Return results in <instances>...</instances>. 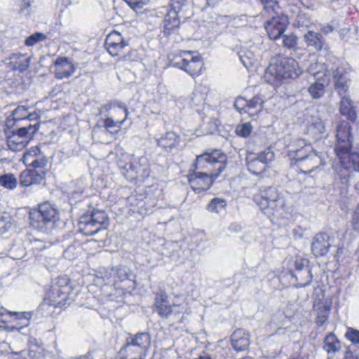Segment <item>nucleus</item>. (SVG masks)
<instances>
[{"mask_svg":"<svg viewBox=\"0 0 359 359\" xmlns=\"http://www.w3.org/2000/svg\"><path fill=\"white\" fill-rule=\"evenodd\" d=\"M240 59L245 67H249L256 65L258 62V57L250 50H241L240 52Z\"/></svg>","mask_w":359,"mask_h":359,"instance_id":"c9c22d12","label":"nucleus"},{"mask_svg":"<svg viewBox=\"0 0 359 359\" xmlns=\"http://www.w3.org/2000/svg\"><path fill=\"white\" fill-rule=\"evenodd\" d=\"M11 224L6 223L3 218L0 219V233H4L11 228Z\"/></svg>","mask_w":359,"mask_h":359,"instance_id":"13d9d810","label":"nucleus"},{"mask_svg":"<svg viewBox=\"0 0 359 359\" xmlns=\"http://www.w3.org/2000/svg\"><path fill=\"white\" fill-rule=\"evenodd\" d=\"M248 100L244 97H237L234 102V107L241 114L243 112L246 113V108L248 107Z\"/></svg>","mask_w":359,"mask_h":359,"instance_id":"864d4df0","label":"nucleus"},{"mask_svg":"<svg viewBox=\"0 0 359 359\" xmlns=\"http://www.w3.org/2000/svg\"><path fill=\"white\" fill-rule=\"evenodd\" d=\"M304 40L308 46L312 47L316 51H320L323 48V40L319 33L309 31L304 35Z\"/></svg>","mask_w":359,"mask_h":359,"instance_id":"cd10ccee","label":"nucleus"},{"mask_svg":"<svg viewBox=\"0 0 359 359\" xmlns=\"http://www.w3.org/2000/svg\"><path fill=\"white\" fill-rule=\"evenodd\" d=\"M289 25L287 16L277 15L273 16L265 24V29L271 39L277 40L284 33Z\"/></svg>","mask_w":359,"mask_h":359,"instance_id":"ddd939ff","label":"nucleus"},{"mask_svg":"<svg viewBox=\"0 0 359 359\" xmlns=\"http://www.w3.org/2000/svg\"><path fill=\"white\" fill-rule=\"evenodd\" d=\"M281 196L275 187H269L259 189L255 195L254 200L266 215H274L275 211L282 206Z\"/></svg>","mask_w":359,"mask_h":359,"instance_id":"0eeeda50","label":"nucleus"},{"mask_svg":"<svg viewBox=\"0 0 359 359\" xmlns=\"http://www.w3.org/2000/svg\"><path fill=\"white\" fill-rule=\"evenodd\" d=\"M31 7V2L29 0H22L20 9L22 12L29 11Z\"/></svg>","mask_w":359,"mask_h":359,"instance_id":"052dcab7","label":"nucleus"},{"mask_svg":"<svg viewBox=\"0 0 359 359\" xmlns=\"http://www.w3.org/2000/svg\"><path fill=\"white\" fill-rule=\"evenodd\" d=\"M44 173L36 170L23 171L20 175V183L23 186H30L34 184H39L44 179Z\"/></svg>","mask_w":359,"mask_h":359,"instance_id":"393cba45","label":"nucleus"},{"mask_svg":"<svg viewBox=\"0 0 359 359\" xmlns=\"http://www.w3.org/2000/svg\"><path fill=\"white\" fill-rule=\"evenodd\" d=\"M252 132V126L250 123H245L243 124H241L237 126L236 128V133L238 135L247 137H248Z\"/></svg>","mask_w":359,"mask_h":359,"instance_id":"a18cd8bd","label":"nucleus"},{"mask_svg":"<svg viewBox=\"0 0 359 359\" xmlns=\"http://www.w3.org/2000/svg\"><path fill=\"white\" fill-rule=\"evenodd\" d=\"M45 39L46 36L43 34L36 32L28 36L25 43L27 46H32Z\"/></svg>","mask_w":359,"mask_h":359,"instance_id":"de8ad7c7","label":"nucleus"},{"mask_svg":"<svg viewBox=\"0 0 359 359\" xmlns=\"http://www.w3.org/2000/svg\"><path fill=\"white\" fill-rule=\"evenodd\" d=\"M307 275H308V280H307V281L306 283H304L301 284L300 285L301 287H305V286H306V285H309L311 283V280H312V275L311 274L309 271H307Z\"/></svg>","mask_w":359,"mask_h":359,"instance_id":"338daca9","label":"nucleus"},{"mask_svg":"<svg viewBox=\"0 0 359 359\" xmlns=\"http://www.w3.org/2000/svg\"><path fill=\"white\" fill-rule=\"evenodd\" d=\"M185 2L186 0H170V11H175L179 13L182 10Z\"/></svg>","mask_w":359,"mask_h":359,"instance_id":"4d7b16f0","label":"nucleus"},{"mask_svg":"<svg viewBox=\"0 0 359 359\" xmlns=\"http://www.w3.org/2000/svg\"><path fill=\"white\" fill-rule=\"evenodd\" d=\"M106 111L108 112L107 116L115 120L119 119L121 121L125 122L128 118V111L124 105L108 104L101 107V111Z\"/></svg>","mask_w":359,"mask_h":359,"instance_id":"412c9836","label":"nucleus"},{"mask_svg":"<svg viewBox=\"0 0 359 359\" xmlns=\"http://www.w3.org/2000/svg\"><path fill=\"white\" fill-rule=\"evenodd\" d=\"M13 116L15 121L26 119L28 116V108L25 106H19L13 111Z\"/></svg>","mask_w":359,"mask_h":359,"instance_id":"49530a36","label":"nucleus"},{"mask_svg":"<svg viewBox=\"0 0 359 359\" xmlns=\"http://www.w3.org/2000/svg\"><path fill=\"white\" fill-rule=\"evenodd\" d=\"M48 160L43 154L41 151L37 156L34 158V163H31L29 166L35 168H43L46 166Z\"/></svg>","mask_w":359,"mask_h":359,"instance_id":"8fccbe9b","label":"nucleus"},{"mask_svg":"<svg viewBox=\"0 0 359 359\" xmlns=\"http://www.w3.org/2000/svg\"><path fill=\"white\" fill-rule=\"evenodd\" d=\"M327 67L323 63L315 62L311 63L308 67V72L317 79H320L325 75Z\"/></svg>","mask_w":359,"mask_h":359,"instance_id":"4c0bfd02","label":"nucleus"},{"mask_svg":"<svg viewBox=\"0 0 359 359\" xmlns=\"http://www.w3.org/2000/svg\"><path fill=\"white\" fill-rule=\"evenodd\" d=\"M131 276L130 271L128 268L126 266H119L116 269L115 276H114V285L116 287L125 289L126 286H122L120 285L121 283L124 281H130L131 282V279L130 278Z\"/></svg>","mask_w":359,"mask_h":359,"instance_id":"7c9ffc66","label":"nucleus"},{"mask_svg":"<svg viewBox=\"0 0 359 359\" xmlns=\"http://www.w3.org/2000/svg\"><path fill=\"white\" fill-rule=\"evenodd\" d=\"M309 130L318 138L325 133V123L319 117H314L309 127Z\"/></svg>","mask_w":359,"mask_h":359,"instance_id":"f704fd0d","label":"nucleus"},{"mask_svg":"<svg viewBox=\"0 0 359 359\" xmlns=\"http://www.w3.org/2000/svg\"><path fill=\"white\" fill-rule=\"evenodd\" d=\"M48 160L43 154L41 151L37 156L34 158V163H31L29 166L35 168H43L46 166Z\"/></svg>","mask_w":359,"mask_h":359,"instance_id":"09e8293b","label":"nucleus"},{"mask_svg":"<svg viewBox=\"0 0 359 359\" xmlns=\"http://www.w3.org/2000/svg\"><path fill=\"white\" fill-rule=\"evenodd\" d=\"M172 314H189L191 311L187 298L183 295L177 296L172 304Z\"/></svg>","mask_w":359,"mask_h":359,"instance_id":"c756f323","label":"nucleus"},{"mask_svg":"<svg viewBox=\"0 0 359 359\" xmlns=\"http://www.w3.org/2000/svg\"><path fill=\"white\" fill-rule=\"evenodd\" d=\"M329 311V308L325 306H324L322 309H318L316 323L319 325H322L327 320Z\"/></svg>","mask_w":359,"mask_h":359,"instance_id":"3c124183","label":"nucleus"},{"mask_svg":"<svg viewBox=\"0 0 359 359\" xmlns=\"http://www.w3.org/2000/svg\"><path fill=\"white\" fill-rule=\"evenodd\" d=\"M283 45L288 48H294L297 45V37L294 35H284Z\"/></svg>","mask_w":359,"mask_h":359,"instance_id":"5fc2aeb1","label":"nucleus"},{"mask_svg":"<svg viewBox=\"0 0 359 359\" xmlns=\"http://www.w3.org/2000/svg\"><path fill=\"white\" fill-rule=\"evenodd\" d=\"M341 167L346 170H353L359 172V154L358 153L346 154L337 155Z\"/></svg>","mask_w":359,"mask_h":359,"instance_id":"6ab92c4d","label":"nucleus"},{"mask_svg":"<svg viewBox=\"0 0 359 359\" xmlns=\"http://www.w3.org/2000/svg\"><path fill=\"white\" fill-rule=\"evenodd\" d=\"M31 225L41 231H50L60 220V212L55 205L45 202L29 212Z\"/></svg>","mask_w":359,"mask_h":359,"instance_id":"7ed1b4c3","label":"nucleus"},{"mask_svg":"<svg viewBox=\"0 0 359 359\" xmlns=\"http://www.w3.org/2000/svg\"><path fill=\"white\" fill-rule=\"evenodd\" d=\"M344 359H359V358L355 353L351 351H346L345 353Z\"/></svg>","mask_w":359,"mask_h":359,"instance_id":"69168bd1","label":"nucleus"},{"mask_svg":"<svg viewBox=\"0 0 359 359\" xmlns=\"http://www.w3.org/2000/svg\"><path fill=\"white\" fill-rule=\"evenodd\" d=\"M220 0H207V3L209 6H214L217 2H219Z\"/></svg>","mask_w":359,"mask_h":359,"instance_id":"774afa93","label":"nucleus"},{"mask_svg":"<svg viewBox=\"0 0 359 359\" xmlns=\"http://www.w3.org/2000/svg\"><path fill=\"white\" fill-rule=\"evenodd\" d=\"M339 110L343 116H346L349 119L353 121L356 118V114L353 109L351 100L346 97H341Z\"/></svg>","mask_w":359,"mask_h":359,"instance_id":"473e14b6","label":"nucleus"},{"mask_svg":"<svg viewBox=\"0 0 359 359\" xmlns=\"http://www.w3.org/2000/svg\"><path fill=\"white\" fill-rule=\"evenodd\" d=\"M329 238V236L324 233H318L313 237L311 251L316 257L324 256L328 252L331 246Z\"/></svg>","mask_w":359,"mask_h":359,"instance_id":"dca6fc26","label":"nucleus"},{"mask_svg":"<svg viewBox=\"0 0 359 359\" xmlns=\"http://www.w3.org/2000/svg\"><path fill=\"white\" fill-rule=\"evenodd\" d=\"M129 168L126 165L123 168L126 169L128 172L129 170L135 175H130V177H144L149 175L148 170V160L144 156L137 157L132 156L130 159Z\"/></svg>","mask_w":359,"mask_h":359,"instance_id":"2eb2a0df","label":"nucleus"},{"mask_svg":"<svg viewBox=\"0 0 359 359\" xmlns=\"http://www.w3.org/2000/svg\"><path fill=\"white\" fill-rule=\"evenodd\" d=\"M126 342L148 351L151 344V338L147 333L141 332L136 334H130L127 337Z\"/></svg>","mask_w":359,"mask_h":359,"instance_id":"a878e982","label":"nucleus"},{"mask_svg":"<svg viewBox=\"0 0 359 359\" xmlns=\"http://www.w3.org/2000/svg\"><path fill=\"white\" fill-rule=\"evenodd\" d=\"M182 62H176L175 66L184 70L192 76L198 75L202 70L203 62L198 55H194L193 52H182L180 55Z\"/></svg>","mask_w":359,"mask_h":359,"instance_id":"f8f14e48","label":"nucleus"},{"mask_svg":"<svg viewBox=\"0 0 359 359\" xmlns=\"http://www.w3.org/2000/svg\"><path fill=\"white\" fill-rule=\"evenodd\" d=\"M352 226L355 231L359 232V214L356 212L353 217Z\"/></svg>","mask_w":359,"mask_h":359,"instance_id":"bf43d9fd","label":"nucleus"},{"mask_svg":"<svg viewBox=\"0 0 359 359\" xmlns=\"http://www.w3.org/2000/svg\"><path fill=\"white\" fill-rule=\"evenodd\" d=\"M226 203L224 199L214 198L208 204L207 209L208 211L215 213H220L225 210Z\"/></svg>","mask_w":359,"mask_h":359,"instance_id":"58836bf2","label":"nucleus"},{"mask_svg":"<svg viewBox=\"0 0 359 359\" xmlns=\"http://www.w3.org/2000/svg\"><path fill=\"white\" fill-rule=\"evenodd\" d=\"M231 341L236 351H245L250 345V334L241 329L236 330L231 334Z\"/></svg>","mask_w":359,"mask_h":359,"instance_id":"f3484780","label":"nucleus"},{"mask_svg":"<svg viewBox=\"0 0 359 359\" xmlns=\"http://www.w3.org/2000/svg\"><path fill=\"white\" fill-rule=\"evenodd\" d=\"M41 152L39 147H33L29 149L23 155V162L27 166L34 163V158Z\"/></svg>","mask_w":359,"mask_h":359,"instance_id":"79ce46f5","label":"nucleus"},{"mask_svg":"<svg viewBox=\"0 0 359 359\" xmlns=\"http://www.w3.org/2000/svg\"><path fill=\"white\" fill-rule=\"evenodd\" d=\"M351 127L347 121H341L337 127V142L335 153L337 155L346 154L352 147Z\"/></svg>","mask_w":359,"mask_h":359,"instance_id":"9d476101","label":"nucleus"},{"mask_svg":"<svg viewBox=\"0 0 359 359\" xmlns=\"http://www.w3.org/2000/svg\"><path fill=\"white\" fill-rule=\"evenodd\" d=\"M7 312L12 318L11 322L13 325L11 327V330H20L27 326L29 324V320L32 316V312Z\"/></svg>","mask_w":359,"mask_h":359,"instance_id":"4be33fe9","label":"nucleus"},{"mask_svg":"<svg viewBox=\"0 0 359 359\" xmlns=\"http://www.w3.org/2000/svg\"><path fill=\"white\" fill-rule=\"evenodd\" d=\"M288 156L296 161L299 172L313 178L317 177L325 170L326 163L324 159L304 140H297L291 144Z\"/></svg>","mask_w":359,"mask_h":359,"instance_id":"f03ea898","label":"nucleus"},{"mask_svg":"<svg viewBox=\"0 0 359 359\" xmlns=\"http://www.w3.org/2000/svg\"><path fill=\"white\" fill-rule=\"evenodd\" d=\"M107 219V215L104 211L93 210L90 215L81 217L79 222V231L87 236L94 235L102 229Z\"/></svg>","mask_w":359,"mask_h":359,"instance_id":"1a4fd4ad","label":"nucleus"},{"mask_svg":"<svg viewBox=\"0 0 359 359\" xmlns=\"http://www.w3.org/2000/svg\"><path fill=\"white\" fill-rule=\"evenodd\" d=\"M147 353V351L128 342L121 349V354L125 355V359H144Z\"/></svg>","mask_w":359,"mask_h":359,"instance_id":"5701e85b","label":"nucleus"},{"mask_svg":"<svg viewBox=\"0 0 359 359\" xmlns=\"http://www.w3.org/2000/svg\"><path fill=\"white\" fill-rule=\"evenodd\" d=\"M157 144L163 150L170 151L176 148L180 142V137L175 132L169 131L157 140Z\"/></svg>","mask_w":359,"mask_h":359,"instance_id":"aec40b11","label":"nucleus"},{"mask_svg":"<svg viewBox=\"0 0 359 359\" xmlns=\"http://www.w3.org/2000/svg\"><path fill=\"white\" fill-rule=\"evenodd\" d=\"M203 90L201 87L195 88L191 97L192 104L198 106L204 103L206 94L205 92H203Z\"/></svg>","mask_w":359,"mask_h":359,"instance_id":"a19ab883","label":"nucleus"},{"mask_svg":"<svg viewBox=\"0 0 359 359\" xmlns=\"http://www.w3.org/2000/svg\"><path fill=\"white\" fill-rule=\"evenodd\" d=\"M53 68L55 77L60 79L71 76L76 70L72 62L67 57H58Z\"/></svg>","mask_w":359,"mask_h":359,"instance_id":"4468645a","label":"nucleus"},{"mask_svg":"<svg viewBox=\"0 0 359 359\" xmlns=\"http://www.w3.org/2000/svg\"><path fill=\"white\" fill-rule=\"evenodd\" d=\"M39 118V114L37 111L29 112L27 118L30 121H37Z\"/></svg>","mask_w":359,"mask_h":359,"instance_id":"680f3d73","label":"nucleus"},{"mask_svg":"<svg viewBox=\"0 0 359 359\" xmlns=\"http://www.w3.org/2000/svg\"><path fill=\"white\" fill-rule=\"evenodd\" d=\"M226 156L219 150L205 152L196 156L195 170L188 175L189 182L196 192L208 190L225 168Z\"/></svg>","mask_w":359,"mask_h":359,"instance_id":"f257e3e1","label":"nucleus"},{"mask_svg":"<svg viewBox=\"0 0 359 359\" xmlns=\"http://www.w3.org/2000/svg\"><path fill=\"white\" fill-rule=\"evenodd\" d=\"M9 359H27L23 353L21 351L20 353H14L10 355Z\"/></svg>","mask_w":359,"mask_h":359,"instance_id":"e2e57ef3","label":"nucleus"},{"mask_svg":"<svg viewBox=\"0 0 359 359\" xmlns=\"http://www.w3.org/2000/svg\"><path fill=\"white\" fill-rule=\"evenodd\" d=\"M345 337L348 340L351 341L353 344H359V331L353 329L348 328L345 334Z\"/></svg>","mask_w":359,"mask_h":359,"instance_id":"603ef678","label":"nucleus"},{"mask_svg":"<svg viewBox=\"0 0 359 359\" xmlns=\"http://www.w3.org/2000/svg\"><path fill=\"white\" fill-rule=\"evenodd\" d=\"M106 48L113 57H118L121 61H133L136 59V51L129 50L128 43L118 32L110 33L106 39Z\"/></svg>","mask_w":359,"mask_h":359,"instance_id":"423d86ee","label":"nucleus"},{"mask_svg":"<svg viewBox=\"0 0 359 359\" xmlns=\"http://www.w3.org/2000/svg\"><path fill=\"white\" fill-rule=\"evenodd\" d=\"M132 8L140 7L141 1L138 0H125Z\"/></svg>","mask_w":359,"mask_h":359,"instance_id":"0e129e2a","label":"nucleus"},{"mask_svg":"<svg viewBox=\"0 0 359 359\" xmlns=\"http://www.w3.org/2000/svg\"><path fill=\"white\" fill-rule=\"evenodd\" d=\"M39 128V125L38 122H36L34 124L20 128L16 131H13L7 137V145L9 149L13 151L22 150L33 138Z\"/></svg>","mask_w":359,"mask_h":359,"instance_id":"6e6552de","label":"nucleus"},{"mask_svg":"<svg viewBox=\"0 0 359 359\" xmlns=\"http://www.w3.org/2000/svg\"><path fill=\"white\" fill-rule=\"evenodd\" d=\"M124 122L121 121L119 119L115 120L107 116L104 119L103 126L104 130L111 135L118 133Z\"/></svg>","mask_w":359,"mask_h":359,"instance_id":"72a5a7b5","label":"nucleus"},{"mask_svg":"<svg viewBox=\"0 0 359 359\" xmlns=\"http://www.w3.org/2000/svg\"><path fill=\"white\" fill-rule=\"evenodd\" d=\"M18 184V180L13 174L8 173L0 175V185L7 189H14Z\"/></svg>","mask_w":359,"mask_h":359,"instance_id":"e433bc0d","label":"nucleus"},{"mask_svg":"<svg viewBox=\"0 0 359 359\" xmlns=\"http://www.w3.org/2000/svg\"><path fill=\"white\" fill-rule=\"evenodd\" d=\"M180 22L178 18V13L175 11H168L164 20V33L167 35L177 29Z\"/></svg>","mask_w":359,"mask_h":359,"instance_id":"bb28decb","label":"nucleus"},{"mask_svg":"<svg viewBox=\"0 0 359 359\" xmlns=\"http://www.w3.org/2000/svg\"><path fill=\"white\" fill-rule=\"evenodd\" d=\"M74 297V292L70 280L66 276L57 279L49 294V304L55 307H60L69 304L70 300Z\"/></svg>","mask_w":359,"mask_h":359,"instance_id":"39448f33","label":"nucleus"},{"mask_svg":"<svg viewBox=\"0 0 359 359\" xmlns=\"http://www.w3.org/2000/svg\"><path fill=\"white\" fill-rule=\"evenodd\" d=\"M301 73L302 70L294 59L287 57H277L270 63L264 76L269 82H273V79L270 76L277 80L287 78L295 79Z\"/></svg>","mask_w":359,"mask_h":359,"instance_id":"20e7f679","label":"nucleus"},{"mask_svg":"<svg viewBox=\"0 0 359 359\" xmlns=\"http://www.w3.org/2000/svg\"><path fill=\"white\" fill-rule=\"evenodd\" d=\"M262 3L264 4V13L269 14L275 13L276 15H278L277 10L279 8V6L276 0L264 1Z\"/></svg>","mask_w":359,"mask_h":359,"instance_id":"c03bdc74","label":"nucleus"},{"mask_svg":"<svg viewBox=\"0 0 359 359\" xmlns=\"http://www.w3.org/2000/svg\"><path fill=\"white\" fill-rule=\"evenodd\" d=\"M274 154L270 149L260 153L257 156L248 155L246 158L248 169L255 175L262 174L268 164L273 161Z\"/></svg>","mask_w":359,"mask_h":359,"instance_id":"9b49d317","label":"nucleus"},{"mask_svg":"<svg viewBox=\"0 0 359 359\" xmlns=\"http://www.w3.org/2000/svg\"><path fill=\"white\" fill-rule=\"evenodd\" d=\"M308 91L314 99L321 97L325 93V86L319 82H314L309 86Z\"/></svg>","mask_w":359,"mask_h":359,"instance_id":"ea45409f","label":"nucleus"},{"mask_svg":"<svg viewBox=\"0 0 359 359\" xmlns=\"http://www.w3.org/2000/svg\"><path fill=\"white\" fill-rule=\"evenodd\" d=\"M347 72L346 70L344 67H337L333 72V77L335 79V81L337 80H341L344 79H346Z\"/></svg>","mask_w":359,"mask_h":359,"instance_id":"6e6d98bb","label":"nucleus"},{"mask_svg":"<svg viewBox=\"0 0 359 359\" xmlns=\"http://www.w3.org/2000/svg\"><path fill=\"white\" fill-rule=\"evenodd\" d=\"M155 306L157 313L162 318H167L172 314V305L169 304L168 296L165 293H161L157 295L155 301Z\"/></svg>","mask_w":359,"mask_h":359,"instance_id":"b1692460","label":"nucleus"},{"mask_svg":"<svg viewBox=\"0 0 359 359\" xmlns=\"http://www.w3.org/2000/svg\"><path fill=\"white\" fill-rule=\"evenodd\" d=\"M248 102L246 113L250 116H256L262 111L264 101L259 96L254 97L251 100H248Z\"/></svg>","mask_w":359,"mask_h":359,"instance_id":"2f4dec72","label":"nucleus"},{"mask_svg":"<svg viewBox=\"0 0 359 359\" xmlns=\"http://www.w3.org/2000/svg\"><path fill=\"white\" fill-rule=\"evenodd\" d=\"M7 63L13 70L25 71L30 63V57L21 53H12L7 59Z\"/></svg>","mask_w":359,"mask_h":359,"instance_id":"a211bd4d","label":"nucleus"},{"mask_svg":"<svg viewBox=\"0 0 359 359\" xmlns=\"http://www.w3.org/2000/svg\"><path fill=\"white\" fill-rule=\"evenodd\" d=\"M341 342L333 333H330L324 339L323 349L328 355H334L341 349Z\"/></svg>","mask_w":359,"mask_h":359,"instance_id":"c85d7f7f","label":"nucleus"},{"mask_svg":"<svg viewBox=\"0 0 359 359\" xmlns=\"http://www.w3.org/2000/svg\"><path fill=\"white\" fill-rule=\"evenodd\" d=\"M335 90L341 97L346 96L349 88V79L348 78L335 81Z\"/></svg>","mask_w":359,"mask_h":359,"instance_id":"37998d69","label":"nucleus"}]
</instances>
